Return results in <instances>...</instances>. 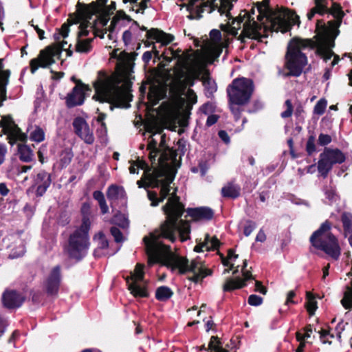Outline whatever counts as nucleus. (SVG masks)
Masks as SVG:
<instances>
[{
	"label": "nucleus",
	"instance_id": "2eb2a0df",
	"mask_svg": "<svg viewBox=\"0 0 352 352\" xmlns=\"http://www.w3.org/2000/svg\"><path fill=\"white\" fill-rule=\"evenodd\" d=\"M61 283V267L59 265L54 266L47 277L44 287L49 296H56Z\"/></svg>",
	"mask_w": 352,
	"mask_h": 352
},
{
	"label": "nucleus",
	"instance_id": "393cba45",
	"mask_svg": "<svg viewBox=\"0 0 352 352\" xmlns=\"http://www.w3.org/2000/svg\"><path fill=\"white\" fill-rule=\"evenodd\" d=\"M327 13L331 14L333 16V17L336 19V21H329L328 24L332 28H338L340 25L342 19L344 16V13L342 10V8L340 3L336 2H333L331 8L330 9L328 8Z\"/></svg>",
	"mask_w": 352,
	"mask_h": 352
},
{
	"label": "nucleus",
	"instance_id": "5fc2aeb1",
	"mask_svg": "<svg viewBox=\"0 0 352 352\" xmlns=\"http://www.w3.org/2000/svg\"><path fill=\"white\" fill-rule=\"evenodd\" d=\"M163 31L158 29L152 28L149 29V30H147V33L146 34V38L147 39L151 40H155L156 42H159V41H161L160 39V36L162 34Z\"/></svg>",
	"mask_w": 352,
	"mask_h": 352
},
{
	"label": "nucleus",
	"instance_id": "680f3d73",
	"mask_svg": "<svg viewBox=\"0 0 352 352\" xmlns=\"http://www.w3.org/2000/svg\"><path fill=\"white\" fill-rule=\"evenodd\" d=\"M221 243L216 236H210L209 243L206 246V250H216L220 247Z\"/></svg>",
	"mask_w": 352,
	"mask_h": 352
},
{
	"label": "nucleus",
	"instance_id": "c756f323",
	"mask_svg": "<svg viewBox=\"0 0 352 352\" xmlns=\"http://www.w3.org/2000/svg\"><path fill=\"white\" fill-rule=\"evenodd\" d=\"M11 71L7 69V72H3L0 76V107L3 106V102L7 100V86L10 82Z\"/></svg>",
	"mask_w": 352,
	"mask_h": 352
},
{
	"label": "nucleus",
	"instance_id": "6ab92c4d",
	"mask_svg": "<svg viewBox=\"0 0 352 352\" xmlns=\"http://www.w3.org/2000/svg\"><path fill=\"white\" fill-rule=\"evenodd\" d=\"M190 55L183 60L182 63H177V66L174 70V78L170 85V91H173L181 84V82L186 78L189 74V69H194L193 67H189L188 66V60L190 59Z\"/></svg>",
	"mask_w": 352,
	"mask_h": 352
},
{
	"label": "nucleus",
	"instance_id": "79ce46f5",
	"mask_svg": "<svg viewBox=\"0 0 352 352\" xmlns=\"http://www.w3.org/2000/svg\"><path fill=\"white\" fill-rule=\"evenodd\" d=\"M208 350L209 352H228L222 346L221 342L218 336H212L208 344Z\"/></svg>",
	"mask_w": 352,
	"mask_h": 352
},
{
	"label": "nucleus",
	"instance_id": "4be33fe9",
	"mask_svg": "<svg viewBox=\"0 0 352 352\" xmlns=\"http://www.w3.org/2000/svg\"><path fill=\"white\" fill-rule=\"evenodd\" d=\"M201 75V72L196 69H190L189 74L186 78L181 82V84L173 91V94L179 95L183 94L186 88L190 89L195 85V81L199 80Z\"/></svg>",
	"mask_w": 352,
	"mask_h": 352
},
{
	"label": "nucleus",
	"instance_id": "6e6d98bb",
	"mask_svg": "<svg viewBox=\"0 0 352 352\" xmlns=\"http://www.w3.org/2000/svg\"><path fill=\"white\" fill-rule=\"evenodd\" d=\"M316 54L323 58L324 61L327 62L334 55L332 50H327L323 47H317Z\"/></svg>",
	"mask_w": 352,
	"mask_h": 352
},
{
	"label": "nucleus",
	"instance_id": "a878e982",
	"mask_svg": "<svg viewBox=\"0 0 352 352\" xmlns=\"http://www.w3.org/2000/svg\"><path fill=\"white\" fill-rule=\"evenodd\" d=\"M166 97L165 90L157 86H151L147 95L148 103L150 107L155 106L159 102Z\"/></svg>",
	"mask_w": 352,
	"mask_h": 352
},
{
	"label": "nucleus",
	"instance_id": "0eeeda50",
	"mask_svg": "<svg viewBox=\"0 0 352 352\" xmlns=\"http://www.w3.org/2000/svg\"><path fill=\"white\" fill-rule=\"evenodd\" d=\"M67 43L62 41L61 43H53L41 50L37 58H33L30 61V72L34 74L39 68H47L55 63V58L60 59L62 52L65 50L64 46Z\"/></svg>",
	"mask_w": 352,
	"mask_h": 352
},
{
	"label": "nucleus",
	"instance_id": "9d476101",
	"mask_svg": "<svg viewBox=\"0 0 352 352\" xmlns=\"http://www.w3.org/2000/svg\"><path fill=\"white\" fill-rule=\"evenodd\" d=\"M98 76L104 77V79L99 78L94 83L95 94L92 98L101 103L108 102L111 104V96L109 88L112 83V79L109 78L104 71H99Z\"/></svg>",
	"mask_w": 352,
	"mask_h": 352
},
{
	"label": "nucleus",
	"instance_id": "7c9ffc66",
	"mask_svg": "<svg viewBox=\"0 0 352 352\" xmlns=\"http://www.w3.org/2000/svg\"><path fill=\"white\" fill-rule=\"evenodd\" d=\"M80 23V19L78 18L77 10L74 13L69 14V18L66 23H64L60 28L56 29L62 34V37L65 38L68 36L69 32V28L73 24H78Z\"/></svg>",
	"mask_w": 352,
	"mask_h": 352
},
{
	"label": "nucleus",
	"instance_id": "864d4df0",
	"mask_svg": "<svg viewBox=\"0 0 352 352\" xmlns=\"http://www.w3.org/2000/svg\"><path fill=\"white\" fill-rule=\"evenodd\" d=\"M315 7L314 8H317L316 10L318 12V14L323 16L324 14L328 12V0H315Z\"/></svg>",
	"mask_w": 352,
	"mask_h": 352
},
{
	"label": "nucleus",
	"instance_id": "69168bd1",
	"mask_svg": "<svg viewBox=\"0 0 352 352\" xmlns=\"http://www.w3.org/2000/svg\"><path fill=\"white\" fill-rule=\"evenodd\" d=\"M148 199L151 201V206L152 207H156L160 203V197H157V194L155 191L147 190Z\"/></svg>",
	"mask_w": 352,
	"mask_h": 352
},
{
	"label": "nucleus",
	"instance_id": "338daca9",
	"mask_svg": "<svg viewBox=\"0 0 352 352\" xmlns=\"http://www.w3.org/2000/svg\"><path fill=\"white\" fill-rule=\"evenodd\" d=\"M263 298L256 294H251L248 299V302L251 306H259L263 303Z\"/></svg>",
	"mask_w": 352,
	"mask_h": 352
},
{
	"label": "nucleus",
	"instance_id": "58836bf2",
	"mask_svg": "<svg viewBox=\"0 0 352 352\" xmlns=\"http://www.w3.org/2000/svg\"><path fill=\"white\" fill-rule=\"evenodd\" d=\"M350 285L346 286V290L344 292L343 298L340 300L342 307L347 310L352 309V279Z\"/></svg>",
	"mask_w": 352,
	"mask_h": 352
},
{
	"label": "nucleus",
	"instance_id": "1a4fd4ad",
	"mask_svg": "<svg viewBox=\"0 0 352 352\" xmlns=\"http://www.w3.org/2000/svg\"><path fill=\"white\" fill-rule=\"evenodd\" d=\"M0 127L2 128V132L7 135L8 142L10 144H14L16 141L24 143L27 142V135L22 132L10 115L2 117L0 120Z\"/></svg>",
	"mask_w": 352,
	"mask_h": 352
},
{
	"label": "nucleus",
	"instance_id": "bf43d9fd",
	"mask_svg": "<svg viewBox=\"0 0 352 352\" xmlns=\"http://www.w3.org/2000/svg\"><path fill=\"white\" fill-rule=\"evenodd\" d=\"M285 105L287 107L286 110L283 111L280 116L283 118H288L292 116L294 111V107L291 100L287 99L285 102Z\"/></svg>",
	"mask_w": 352,
	"mask_h": 352
},
{
	"label": "nucleus",
	"instance_id": "603ef678",
	"mask_svg": "<svg viewBox=\"0 0 352 352\" xmlns=\"http://www.w3.org/2000/svg\"><path fill=\"white\" fill-rule=\"evenodd\" d=\"M316 137L314 134H311L309 136L307 143H306V152L309 156H311L313 155L314 153L316 151Z\"/></svg>",
	"mask_w": 352,
	"mask_h": 352
},
{
	"label": "nucleus",
	"instance_id": "e433bc0d",
	"mask_svg": "<svg viewBox=\"0 0 352 352\" xmlns=\"http://www.w3.org/2000/svg\"><path fill=\"white\" fill-rule=\"evenodd\" d=\"M93 38L81 39L77 38V42L75 46V50L79 53H89L92 49L91 43Z\"/></svg>",
	"mask_w": 352,
	"mask_h": 352
},
{
	"label": "nucleus",
	"instance_id": "c85d7f7f",
	"mask_svg": "<svg viewBox=\"0 0 352 352\" xmlns=\"http://www.w3.org/2000/svg\"><path fill=\"white\" fill-rule=\"evenodd\" d=\"M247 284L241 277L228 278L223 285L222 289L224 292H231L235 289L245 287Z\"/></svg>",
	"mask_w": 352,
	"mask_h": 352
},
{
	"label": "nucleus",
	"instance_id": "774afa93",
	"mask_svg": "<svg viewBox=\"0 0 352 352\" xmlns=\"http://www.w3.org/2000/svg\"><path fill=\"white\" fill-rule=\"evenodd\" d=\"M256 224L254 221L248 220L243 228V234L245 236H248L256 228Z\"/></svg>",
	"mask_w": 352,
	"mask_h": 352
},
{
	"label": "nucleus",
	"instance_id": "7ed1b4c3",
	"mask_svg": "<svg viewBox=\"0 0 352 352\" xmlns=\"http://www.w3.org/2000/svg\"><path fill=\"white\" fill-rule=\"evenodd\" d=\"M331 223L326 220L314 232L309 241L316 249L323 251L335 261L341 255V248L338 238L331 232Z\"/></svg>",
	"mask_w": 352,
	"mask_h": 352
},
{
	"label": "nucleus",
	"instance_id": "a211bd4d",
	"mask_svg": "<svg viewBox=\"0 0 352 352\" xmlns=\"http://www.w3.org/2000/svg\"><path fill=\"white\" fill-rule=\"evenodd\" d=\"M34 184L31 188L36 187L35 194L38 197H42L46 192L52 183L51 175L45 170L38 172L33 180Z\"/></svg>",
	"mask_w": 352,
	"mask_h": 352
},
{
	"label": "nucleus",
	"instance_id": "de8ad7c7",
	"mask_svg": "<svg viewBox=\"0 0 352 352\" xmlns=\"http://www.w3.org/2000/svg\"><path fill=\"white\" fill-rule=\"evenodd\" d=\"M95 15H96V18L93 21L92 23H96V26L99 23L102 27H104L107 25L111 16L107 11L103 10L99 11Z\"/></svg>",
	"mask_w": 352,
	"mask_h": 352
},
{
	"label": "nucleus",
	"instance_id": "bb28decb",
	"mask_svg": "<svg viewBox=\"0 0 352 352\" xmlns=\"http://www.w3.org/2000/svg\"><path fill=\"white\" fill-rule=\"evenodd\" d=\"M322 155L325 156L333 165L342 164L346 160L345 155L339 148L325 147Z\"/></svg>",
	"mask_w": 352,
	"mask_h": 352
},
{
	"label": "nucleus",
	"instance_id": "39448f33",
	"mask_svg": "<svg viewBox=\"0 0 352 352\" xmlns=\"http://www.w3.org/2000/svg\"><path fill=\"white\" fill-rule=\"evenodd\" d=\"M255 14V8L252 6L250 10L247 11V20L243 23V30L239 35L238 40L241 43L245 44V38L263 42V38L268 37L269 26L263 23L255 21L253 15Z\"/></svg>",
	"mask_w": 352,
	"mask_h": 352
},
{
	"label": "nucleus",
	"instance_id": "2f4dec72",
	"mask_svg": "<svg viewBox=\"0 0 352 352\" xmlns=\"http://www.w3.org/2000/svg\"><path fill=\"white\" fill-rule=\"evenodd\" d=\"M167 166L165 165H159L153 168L151 173V168L146 170L144 175L146 176V179H162L166 175Z\"/></svg>",
	"mask_w": 352,
	"mask_h": 352
},
{
	"label": "nucleus",
	"instance_id": "f704fd0d",
	"mask_svg": "<svg viewBox=\"0 0 352 352\" xmlns=\"http://www.w3.org/2000/svg\"><path fill=\"white\" fill-rule=\"evenodd\" d=\"M333 164L330 161L322 155V153L320 155V160L318 162V170L320 175L324 177H327L328 173L333 168Z\"/></svg>",
	"mask_w": 352,
	"mask_h": 352
},
{
	"label": "nucleus",
	"instance_id": "f3484780",
	"mask_svg": "<svg viewBox=\"0 0 352 352\" xmlns=\"http://www.w3.org/2000/svg\"><path fill=\"white\" fill-rule=\"evenodd\" d=\"M72 125L75 133L86 144H92L94 142L95 138L93 132L90 130L88 123L83 118L78 116L74 118Z\"/></svg>",
	"mask_w": 352,
	"mask_h": 352
},
{
	"label": "nucleus",
	"instance_id": "052dcab7",
	"mask_svg": "<svg viewBox=\"0 0 352 352\" xmlns=\"http://www.w3.org/2000/svg\"><path fill=\"white\" fill-rule=\"evenodd\" d=\"M203 85L205 89L210 94H213L217 91V87L214 82H212L210 77L204 78L202 80Z\"/></svg>",
	"mask_w": 352,
	"mask_h": 352
},
{
	"label": "nucleus",
	"instance_id": "5701e85b",
	"mask_svg": "<svg viewBox=\"0 0 352 352\" xmlns=\"http://www.w3.org/2000/svg\"><path fill=\"white\" fill-rule=\"evenodd\" d=\"M317 39L315 41L314 38H301L296 36L290 40L287 46L302 51L306 48L317 49Z\"/></svg>",
	"mask_w": 352,
	"mask_h": 352
},
{
	"label": "nucleus",
	"instance_id": "09e8293b",
	"mask_svg": "<svg viewBox=\"0 0 352 352\" xmlns=\"http://www.w3.org/2000/svg\"><path fill=\"white\" fill-rule=\"evenodd\" d=\"M30 139L36 142H41L45 140V132L42 128L36 126L30 133Z\"/></svg>",
	"mask_w": 352,
	"mask_h": 352
},
{
	"label": "nucleus",
	"instance_id": "412c9836",
	"mask_svg": "<svg viewBox=\"0 0 352 352\" xmlns=\"http://www.w3.org/2000/svg\"><path fill=\"white\" fill-rule=\"evenodd\" d=\"M106 195L112 208H114L118 199H125L126 198V193L124 187L116 184L110 185L107 188Z\"/></svg>",
	"mask_w": 352,
	"mask_h": 352
},
{
	"label": "nucleus",
	"instance_id": "4d7b16f0",
	"mask_svg": "<svg viewBox=\"0 0 352 352\" xmlns=\"http://www.w3.org/2000/svg\"><path fill=\"white\" fill-rule=\"evenodd\" d=\"M327 102L324 98L320 99L314 108V113L316 115H322L326 109Z\"/></svg>",
	"mask_w": 352,
	"mask_h": 352
},
{
	"label": "nucleus",
	"instance_id": "c9c22d12",
	"mask_svg": "<svg viewBox=\"0 0 352 352\" xmlns=\"http://www.w3.org/2000/svg\"><path fill=\"white\" fill-rule=\"evenodd\" d=\"M129 291L135 298H148L149 296L146 287L141 286L138 282L129 285Z\"/></svg>",
	"mask_w": 352,
	"mask_h": 352
},
{
	"label": "nucleus",
	"instance_id": "473e14b6",
	"mask_svg": "<svg viewBox=\"0 0 352 352\" xmlns=\"http://www.w3.org/2000/svg\"><path fill=\"white\" fill-rule=\"evenodd\" d=\"M18 154L19 160L23 162H30L34 159V153L32 148L25 144H18Z\"/></svg>",
	"mask_w": 352,
	"mask_h": 352
},
{
	"label": "nucleus",
	"instance_id": "c03bdc74",
	"mask_svg": "<svg viewBox=\"0 0 352 352\" xmlns=\"http://www.w3.org/2000/svg\"><path fill=\"white\" fill-rule=\"evenodd\" d=\"M112 223L122 228H126L129 226V221L124 214L118 211L112 218Z\"/></svg>",
	"mask_w": 352,
	"mask_h": 352
},
{
	"label": "nucleus",
	"instance_id": "3c124183",
	"mask_svg": "<svg viewBox=\"0 0 352 352\" xmlns=\"http://www.w3.org/2000/svg\"><path fill=\"white\" fill-rule=\"evenodd\" d=\"M144 265L142 263H137L134 272H131V274L135 278V282L142 281L144 278Z\"/></svg>",
	"mask_w": 352,
	"mask_h": 352
},
{
	"label": "nucleus",
	"instance_id": "a19ab883",
	"mask_svg": "<svg viewBox=\"0 0 352 352\" xmlns=\"http://www.w3.org/2000/svg\"><path fill=\"white\" fill-rule=\"evenodd\" d=\"M93 198L98 201L102 214H105L109 212V207L102 191L95 190L93 192Z\"/></svg>",
	"mask_w": 352,
	"mask_h": 352
},
{
	"label": "nucleus",
	"instance_id": "ddd939ff",
	"mask_svg": "<svg viewBox=\"0 0 352 352\" xmlns=\"http://www.w3.org/2000/svg\"><path fill=\"white\" fill-rule=\"evenodd\" d=\"M118 50H115L113 52V56L116 58L119 63L117 68L119 69L120 74L122 77L126 78L133 72L134 66V60L138 56L136 52L128 53L126 51H122L118 56L116 55V52Z\"/></svg>",
	"mask_w": 352,
	"mask_h": 352
},
{
	"label": "nucleus",
	"instance_id": "9b49d317",
	"mask_svg": "<svg viewBox=\"0 0 352 352\" xmlns=\"http://www.w3.org/2000/svg\"><path fill=\"white\" fill-rule=\"evenodd\" d=\"M90 91L89 85L79 82L76 85L71 92L65 98V104L67 108L71 109L82 105L85 100V91Z\"/></svg>",
	"mask_w": 352,
	"mask_h": 352
},
{
	"label": "nucleus",
	"instance_id": "13d9d810",
	"mask_svg": "<svg viewBox=\"0 0 352 352\" xmlns=\"http://www.w3.org/2000/svg\"><path fill=\"white\" fill-rule=\"evenodd\" d=\"M160 155L158 159H157L155 165H165L166 166H168V149H162L159 153Z\"/></svg>",
	"mask_w": 352,
	"mask_h": 352
},
{
	"label": "nucleus",
	"instance_id": "8fccbe9b",
	"mask_svg": "<svg viewBox=\"0 0 352 352\" xmlns=\"http://www.w3.org/2000/svg\"><path fill=\"white\" fill-rule=\"evenodd\" d=\"M168 52H170V54L172 56V58L168 57L164 55V53L162 54L163 56L164 59L168 62H170L172 60V58H178L177 63H182L183 60H185V59L188 57V55H187L185 58H184L180 53L182 52L181 50H174L172 47H169L168 49Z\"/></svg>",
	"mask_w": 352,
	"mask_h": 352
},
{
	"label": "nucleus",
	"instance_id": "ea45409f",
	"mask_svg": "<svg viewBox=\"0 0 352 352\" xmlns=\"http://www.w3.org/2000/svg\"><path fill=\"white\" fill-rule=\"evenodd\" d=\"M147 150L150 151L148 157L151 164H156L157 157L160 152V148L157 147V141L151 138L147 145Z\"/></svg>",
	"mask_w": 352,
	"mask_h": 352
},
{
	"label": "nucleus",
	"instance_id": "423d86ee",
	"mask_svg": "<svg viewBox=\"0 0 352 352\" xmlns=\"http://www.w3.org/2000/svg\"><path fill=\"white\" fill-rule=\"evenodd\" d=\"M89 230L79 227L69 235L67 252L70 258L80 261L85 256L90 245Z\"/></svg>",
	"mask_w": 352,
	"mask_h": 352
},
{
	"label": "nucleus",
	"instance_id": "4468645a",
	"mask_svg": "<svg viewBox=\"0 0 352 352\" xmlns=\"http://www.w3.org/2000/svg\"><path fill=\"white\" fill-rule=\"evenodd\" d=\"M318 34L314 37L317 39L318 47H323L327 50H332L335 46L334 38L331 36V30L324 23L322 20H318L316 23Z\"/></svg>",
	"mask_w": 352,
	"mask_h": 352
},
{
	"label": "nucleus",
	"instance_id": "dca6fc26",
	"mask_svg": "<svg viewBox=\"0 0 352 352\" xmlns=\"http://www.w3.org/2000/svg\"><path fill=\"white\" fill-rule=\"evenodd\" d=\"M107 0H96L90 3L82 4V12L89 17L101 10L107 11L110 15H112L116 10V3L115 1H111L109 6H107Z\"/></svg>",
	"mask_w": 352,
	"mask_h": 352
},
{
	"label": "nucleus",
	"instance_id": "72a5a7b5",
	"mask_svg": "<svg viewBox=\"0 0 352 352\" xmlns=\"http://www.w3.org/2000/svg\"><path fill=\"white\" fill-rule=\"evenodd\" d=\"M228 43H229V41H228ZM228 45V43H226L224 46H222L220 44H214L206 49V56L210 60V63H212L220 56L223 52V48L227 47Z\"/></svg>",
	"mask_w": 352,
	"mask_h": 352
},
{
	"label": "nucleus",
	"instance_id": "cd10ccee",
	"mask_svg": "<svg viewBox=\"0 0 352 352\" xmlns=\"http://www.w3.org/2000/svg\"><path fill=\"white\" fill-rule=\"evenodd\" d=\"M80 214L82 217V223L80 227H82V228L90 229L92 212L91 204L89 201H85L82 204L80 207Z\"/></svg>",
	"mask_w": 352,
	"mask_h": 352
},
{
	"label": "nucleus",
	"instance_id": "e2e57ef3",
	"mask_svg": "<svg viewBox=\"0 0 352 352\" xmlns=\"http://www.w3.org/2000/svg\"><path fill=\"white\" fill-rule=\"evenodd\" d=\"M70 222V217L66 212H62L60 213L57 218V223L62 226L65 227L68 225Z\"/></svg>",
	"mask_w": 352,
	"mask_h": 352
},
{
	"label": "nucleus",
	"instance_id": "49530a36",
	"mask_svg": "<svg viewBox=\"0 0 352 352\" xmlns=\"http://www.w3.org/2000/svg\"><path fill=\"white\" fill-rule=\"evenodd\" d=\"M341 221L343 225L344 234L352 232V214L348 212H344L341 215Z\"/></svg>",
	"mask_w": 352,
	"mask_h": 352
},
{
	"label": "nucleus",
	"instance_id": "4c0bfd02",
	"mask_svg": "<svg viewBox=\"0 0 352 352\" xmlns=\"http://www.w3.org/2000/svg\"><path fill=\"white\" fill-rule=\"evenodd\" d=\"M173 295V292L168 286H160L155 291V298L161 302H166Z\"/></svg>",
	"mask_w": 352,
	"mask_h": 352
},
{
	"label": "nucleus",
	"instance_id": "f03ea898",
	"mask_svg": "<svg viewBox=\"0 0 352 352\" xmlns=\"http://www.w3.org/2000/svg\"><path fill=\"white\" fill-rule=\"evenodd\" d=\"M258 15L257 20L262 22L264 18L270 23V32H280L285 33L289 31L292 26L299 25L300 18L294 10L283 8L280 10H273L270 6V0H263L256 4Z\"/></svg>",
	"mask_w": 352,
	"mask_h": 352
},
{
	"label": "nucleus",
	"instance_id": "6e6552de",
	"mask_svg": "<svg viewBox=\"0 0 352 352\" xmlns=\"http://www.w3.org/2000/svg\"><path fill=\"white\" fill-rule=\"evenodd\" d=\"M285 67L288 72L283 74L284 77H298L307 65V56L302 51L287 46L285 56Z\"/></svg>",
	"mask_w": 352,
	"mask_h": 352
},
{
	"label": "nucleus",
	"instance_id": "f257e3e1",
	"mask_svg": "<svg viewBox=\"0 0 352 352\" xmlns=\"http://www.w3.org/2000/svg\"><path fill=\"white\" fill-rule=\"evenodd\" d=\"M176 192L177 188L168 199L166 204L162 206V210L166 214L165 221L159 228L151 232L149 236H145L143 238L146 253L148 257V264L152 265L159 262L164 255L167 254L164 264L172 269H178L179 274L192 272L193 274L187 278L197 284L201 283L206 277L212 276L213 271L206 268L199 260L194 259L189 263L186 258L173 254L170 246L163 243L160 239L174 243L178 233L182 241L188 240L190 239V224L188 221L181 219L184 212L186 211L194 221H209L214 218V211L208 206L188 208L186 210Z\"/></svg>",
	"mask_w": 352,
	"mask_h": 352
},
{
	"label": "nucleus",
	"instance_id": "a18cd8bd",
	"mask_svg": "<svg viewBox=\"0 0 352 352\" xmlns=\"http://www.w3.org/2000/svg\"><path fill=\"white\" fill-rule=\"evenodd\" d=\"M74 154L70 148H65L60 153V165L62 168H65L72 162Z\"/></svg>",
	"mask_w": 352,
	"mask_h": 352
},
{
	"label": "nucleus",
	"instance_id": "37998d69",
	"mask_svg": "<svg viewBox=\"0 0 352 352\" xmlns=\"http://www.w3.org/2000/svg\"><path fill=\"white\" fill-rule=\"evenodd\" d=\"M307 302L305 303L306 309L310 316L314 315L318 308L317 302L315 300L314 296L310 292H306Z\"/></svg>",
	"mask_w": 352,
	"mask_h": 352
},
{
	"label": "nucleus",
	"instance_id": "aec40b11",
	"mask_svg": "<svg viewBox=\"0 0 352 352\" xmlns=\"http://www.w3.org/2000/svg\"><path fill=\"white\" fill-rule=\"evenodd\" d=\"M82 4H85V3L78 2L76 5L78 18L80 19V31L78 32V38H80V37H85L89 35V31L87 30V28H90L91 29L92 23L90 21V20L92 19V16H94L91 15L89 17V16H86L85 14H82Z\"/></svg>",
	"mask_w": 352,
	"mask_h": 352
},
{
	"label": "nucleus",
	"instance_id": "20e7f679",
	"mask_svg": "<svg viewBox=\"0 0 352 352\" xmlns=\"http://www.w3.org/2000/svg\"><path fill=\"white\" fill-rule=\"evenodd\" d=\"M254 91V85L252 79L236 78L226 89L229 103L237 106L245 105L250 102Z\"/></svg>",
	"mask_w": 352,
	"mask_h": 352
},
{
	"label": "nucleus",
	"instance_id": "0e129e2a",
	"mask_svg": "<svg viewBox=\"0 0 352 352\" xmlns=\"http://www.w3.org/2000/svg\"><path fill=\"white\" fill-rule=\"evenodd\" d=\"M98 248L100 250L107 249L109 248V241L107 239L104 234L102 232H100L98 234Z\"/></svg>",
	"mask_w": 352,
	"mask_h": 352
},
{
	"label": "nucleus",
	"instance_id": "f8f14e48",
	"mask_svg": "<svg viewBox=\"0 0 352 352\" xmlns=\"http://www.w3.org/2000/svg\"><path fill=\"white\" fill-rule=\"evenodd\" d=\"M25 296L15 289H6L1 296L3 307L9 310H14L21 307L25 301Z\"/></svg>",
	"mask_w": 352,
	"mask_h": 352
},
{
	"label": "nucleus",
	"instance_id": "b1692460",
	"mask_svg": "<svg viewBox=\"0 0 352 352\" xmlns=\"http://www.w3.org/2000/svg\"><path fill=\"white\" fill-rule=\"evenodd\" d=\"M241 186L232 181L221 188V193L224 198L236 199L241 196Z\"/></svg>",
	"mask_w": 352,
	"mask_h": 352
}]
</instances>
